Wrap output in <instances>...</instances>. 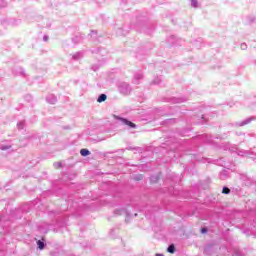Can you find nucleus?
Returning a JSON list of instances; mask_svg holds the SVG:
<instances>
[{"instance_id": "1", "label": "nucleus", "mask_w": 256, "mask_h": 256, "mask_svg": "<svg viewBox=\"0 0 256 256\" xmlns=\"http://www.w3.org/2000/svg\"><path fill=\"white\" fill-rule=\"evenodd\" d=\"M253 121H256V116H250L244 120L229 123L225 127H226V129H231L233 127H236V128L245 127V125H251V123H253Z\"/></svg>"}, {"instance_id": "2", "label": "nucleus", "mask_w": 256, "mask_h": 256, "mask_svg": "<svg viewBox=\"0 0 256 256\" xmlns=\"http://www.w3.org/2000/svg\"><path fill=\"white\" fill-rule=\"evenodd\" d=\"M249 137H256L255 133H245L243 131H236L234 134V139L238 143H245Z\"/></svg>"}, {"instance_id": "3", "label": "nucleus", "mask_w": 256, "mask_h": 256, "mask_svg": "<svg viewBox=\"0 0 256 256\" xmlns=\"http://www.w3.org/2000/svg\"><path fill=\"white\" fill-rule=\"evenodd\" d=\"M118 91L121 95H131V92L133 89L131 88V85L127 82H121L118 85Z\"/></svg>"}, {"instance_id": "4", "label": "nucleus", "mask_w": 256, "mask_h": 256, "mask_svg": "<svg viewBox=\"0 0 256 256\" xmlns=\"http://www.w3.org/2000/svg\"><path fill=\"white\" fill-rule=\"evenodd\" d=\"M116 121H121L122 125H127L128 129H137V124L133 123L127 118L121 116H114Z\"/></svg>"}, {"instance_id": "5", "label": "nucleus", "mask_w": 256, "mask_h": 256, "mask_svg": "<svg viewBox=\"0 0 256 256\" xmlns=\"http://www.w3.org/2000/svg\"><path fill=\"white\" fill-rule=\"evenodd\" d=\"M31 211V206L29 204H24L18 209H16L14 212H12V215H23L25 213H29Z\"/></svg>"}, {"instance_id": "6", "label": "nucleus", "mask_w": 256, "mask_h": 256, "mask_svg": "<svg viewBox=\"0 0 256 256\" xmlns=\"http://www.w3.org/2000/svg\"><path fill=\"white\" fill-rule=\"evenodd\" d=\"M114 215H125V221H129V219L132 217L131 213H129V211H127L125 208H118L114 210Z\"/></svg>"}, {"instance_id": "7", "label": "nucleus", "mask_w": 256, "mask_h": 256, "mask_svg": "<svg viewBox=\"0 0 256 256\" xmlns=\"http://www.w3.org/2000/svg\"><path fill=\"white\" fill-rule=\"evenodd\" d=\"M170 103H173V104H177V103H185V101H187V98L185 97H172V98H169L168 100Z\"/></svg>"}, {"instance_id": "8", "label": "nucleus", "mask_w": 256, "mask_h": 256, "mask_svg": "<svg viewBox=\"0 0 256 256\" xmlns=\"http://www.w3.org/2000/svg\"><path fill=\"white\" fill-rule=\"evenodd\" d=\"M237 155L239 157H251L253 155V152L250 150H237Z\"/></svg>"}, {"instance_id": "9", "label": "nucleus", "mask_w": 256, "mask_h": 256, "mask_svg": "<svg viewBox=\"0 0 256 256\" xmlns=\"http://www.w3.org/2000/svg\"><path fill=\"white\" fill-rule=\"evenodd\" d=\"M47 103H50V105H55L57 103V96L53 94H49L46 96Z\"/></svg>"}, {"instance_id": "10", "label": "nucleus", "mask_w": 256, "mask_h": 256, "mask_svg": "<svg viewBox=\"0 0 256 256\" xmlns=\"http://www.w3.org/2000/svg\"><path fill=\"white\" fill-rule=\"evenodd\" d=\"M9 225H10L9 220H6L5 216H0V227H2V229H7Z\"/></svg>"}, {"instance_id": "11", "label": "nucleus", "mask_w": 256, "mask_h": 256, "mask_svg": "<svg viewBox=\"0 0 256 256\" xmlns=\"http://www.w3.org/2000/svg\"><path fill=\"white\" fill-rule=\"evenodd\" d=\"M199 138L203 141V143H212L213 142V136H209L207 134H202L199 136Z\"/></svg>"}, {"instance_id": "12", "label": "nucleus", "mask_w": 256, "mask_h": 256, "mask_svg": "<svg viewBox=\"0 0 256 256\" xmlns=\"http://www.w3.org/2000/svg\"><path fill=\"white\" fill-rule=\"evenodd\" d=\"M141 79H143V73L141 72L135 73L134 80H133L134 85H139Z\"/></svg>"}, {"instance_id": "13", "label": "nucleus", "mask_w": 256, "mask_h": 256, "mask_svg": "<svg viewBox=\"0 0 256 256\" xmlns=\"http://www.w3.org/2000/svg\"><path fill=\"white\" fill-rule=\"evenodd\" d=\"M37 247L40 251H43L45 247H47V243L45 242L44 238L36 241Z\"/></svg>"}, {"instance_id": "14", "label": "nucleus", "mask_w": 256, "mask_h": 256, "mask_svg": "<svg viewBox=\"0 0 256 256\" xmlns=\"http://www.w3.org/2000/svg\"><path fill=\"white\" fill-rule=\"evenodd\" d=\"M213 251V245L208 244L205 248H204V255H208L210 256L212 254Z\"/></svg>"}, {"instance_id": "15", "label": "nucleus", "mask_w": 256, "mask_h": 256, "mask_svg": "<svg viewBox=\"0 0 256 256\" xmlns=\"http://www.w3.org/2000/svg\"><path fill=\"white\" fill-rule=\"evenodd\" d=\"M14 75H22V77H25V70L21 67L16 68L13 70Z\"/></svg>"}, {"instance_id": "16", "label": "nucleus", "mask_w": 256, "mask_h": 256, "mask_svg": "<svg viewBox=\"0 0 256 256\" xmlns=\"http://www.w3.org/2000/svg\"><path fill=\"white\" fill-rule=\"evenodd\" d=\"M80 155L82 157H89V155H91V151H89L87 148H83L80 150Z\"/></svg>"}, {"instance_id": "17", "label": "nucleus", "mask_w": 256, "mask_h": 256, "mask_svg": "<svg viewBox=\"0 0 256 256\" xmlns=\"http://www.w3.org/2000/svg\"><path fill=\"white\" fill-rule=\"evenodd\" d=\"M107 101V94H100L97 98V102L98 103H103Z\"/></svg>"}, {"instance_id": "18", "label": "nucleus", "mask_w": 256, "mask_h": 256, "mask_svg": "<svg viewBox=\"0 0 256 256\" xmlns=\"http://www.w3.org/2000/svg\"><path fill=\"white\" fill-rule=\"evenodd\" d=\"M83 57V52H76L73 56L72 59H74V61H79V59H81Z\"/></svg>"}, {"instance_id": "19", "label": "nucleus", "mask_w": 256, "mask_h": 256, "mask_svg": "<svg viewBox=\"0 0 256 256\" xmlns=\"http://www.w3.org/2000/svg\"><path fill=\"white\" fill-rule=\"evenodd\" d=\"M175 251H177V248L175 247V244H170L167 248V252L171 253L173 255V253H175Z\"/></svg>"}, {"instance_id": "20", "label": "nucleus", "mask_w": 256, "mask_h": 256, "mask_svg": "<svg viewBox=\"0 0 256 256\" xmlns=\"http://www.w3.org/2000/svg\"><path fill=\"white\" fill-rule=\"evenodd\" d=\"M159 181V174H156V175H152L150 177V182L151 183H157Z\"/></svg>"}, {"instance_id": "21", "label": "nucleus", "mask_w": 256, "mask_h": 256, "mask_svg": "<svg viewBox=\"0 0 256 256\" xmlns=\"http://www.w3.org/2000/svg\"><path fill=\"white\" fill-rule=\"evenodd\" d=\"M143 177H144L143 174H136L134 175L133 179L134 181H143Z\"/></svg>"}, {"instance_id": "22", "label": "nucleus", "mask_w": 256, "mask_h": 256, "mask_svg": "<svg viewBox=\"0 0 256 256\" xmlns=\"http://www.w3.org/2000/svg\"><path fill=\"white\" fill-rule=\"evenodd\" d=\"M58 227H65L67 225V218H64L61 222L57 221Z\"/></svg>"}, {"instance_id": "23", "label": "nucleus", "mask_w": 256, "mask_h": 256, "mask_svg": "<svg viewBox=\"0 0 256 256\" xmlns=\"http://www.w3.org/2000/svg\"><path fill=\"white\" fill-rule=\"evenodd\" d=\"M222 193L224 195H229V193H231V189H229V187H227V186H224L222 189Z\"/></svg>"}, {"instance_id": "24", "label": "nucleus", "mask_w": 256, "mask_h": 256, "mask_svg": "<svg viewBox=\"0 0 256 256\" xmlns=\"http://www.w3.org/2000/svg\"><path fill=\"white\" fill-rule=\"evenodd\" d=\"M191 7L197 9V7H199V2L197 0H191Z\"/></svg>"}, {"instance_id": "25", "label": "nucleus", "mask_w": 256, "mask_h": 256, "mask_svg": "<svg viewBox=\"0 0 256 256\" xmlns=\"http://www.w3.org/2000/svg\"><path fill=\"white\" fill-rule=\"evenodd\" d=\"M9 25H11L12 27H15V26L19 25V21L18 20H10Z\"/></svg>"}, {"instance_id": "26", "label": "nucleus", "mask_w": 256, "mask_h": 256, "mask_svg": "<svg viewBox=\"0 0 256 256\" xmlns=\"http://www.w3.org/2000/svg\"><path fill=\"white\" fill-rule=\"evenodd\" d=\"M17 127H18L19 130L23 129V127H25V121L18 122Z\"/></svg>"}, {"instance_id": "27", "label": "nucleus", "mask_w": 256, "mask_h": 256, "mask_svg": "<svg viewBox=\"0 0 256 256\" xmlns=\"http://www.w3.org/2000/svg\"><path fill=\"white\" fill-rule=\"evenodd\" d=\"M0 149L2 150V151H7L8 149H11V145H1L0 146Z\"/></svg>"}, {"instance_id": "28", "label": "nucleus", "mask_w": 256, "mask_h": 256, "mask_svg": "<svg viewBox=\"0 0 256 256\" xmlns=\"http://www.w3.org/2000/svg\"><path fill=\"white\" fill-rule=\"evenodd\" d=\"M53 166L55 167V169H61V167H63V163H61V162H55V163L53 164Z\"/></svg>"}, {"instance_id": "29", "label": "nucleus", "mask_w": 256, "mask_h": 256, "mask_svg": "<svg viewBox=\"0 0 256 256\" xmlns=\"http://www.w3.org/2000/svg\"><path fill=\"white\" fill-rule=\"evenodd\" d=\"M227 137H229V132L221 134L217 139H227Z\"/></svg>"}, {"instance_id": "30", "label": "nucleus", "mask_w": 256, "mask_h": 256, "mask_svg": "<svg viewBox=\"0 0 256 256\" xmlns=\"http://www.w3.org/2000/svg\"><path fill=\"white\" fill-rule=\"evenodd\" d=\"M240 49H241L242 51H247V44H246V43H242V44L240 45Z\"/></svg>"}, {"instance_id": "31", "label": "nucleus", "mask_w": 256, "mask_h": 256, "mask_svg": "<svg viewBox=\"0 0 256 256\" xmlns=\"http://www.w3.org/2000/svg\"><path fill=\"white\" fill-rule=\"evenodd\" d=\"M209 230L207 229V227H202L201 228V233L202 235H205V233H207Z\"/></svg>"}, {"instance_id": "32", "label": "nucleus", "mask_w": 256, "mask_h": 256, "mask_svg": "<svg viewBox=\"0 0 256 256\" xmlns=\"http://www.w3.org/2000/svg\"><path fill=\"white\" fill-rule=\"evenodd\" d=\"M159 83H161V79L157 78L153 81V85H159Z\"/></svg>"}, {"instance_id": "33", "label": "nucleus", "mask_w": 256, "mask_h": 256, "mask_svg": "<svg viewBox=\"0 0 256 256\" xmlns=\"http://www.w3.org/2000/svg\"><path fill=\"white\" fill-rule=\"evenodd\" d=\"M1 7H7V2L0 0Z\"/></svg>"}, {"instance_id": "34", "label": "nucleus", "mask_w": 256, "mask_h": 256, "mask_svg": "<svg viewBox=\"0 0 256 256\" xmlns=\"http://www.w3.org/2000/svg\"><path fill=\"white\" fill-rule=\"evenodd\" d=\"M226 175H225V172H221L220 173V179H225Z\"/></svg>"}, {"instance_id": "35", "label": "nucleus", "mask_w": 256, "mask_h": 256, "mask_svg": "<svg viewBox=\"0 0 256 256\" xmlns=\"http://www.w3.org/2000/svg\"><path fill=\"white\" fill-rule=\"evenodd\" d=\"M197 161H203V163H205V161H209V158L197 159Z\"/></svg>"}, {"instance_id": "36", "label": "nucleus", "mask_w": 256, "mask_h": 256, "mask_svg": "<svg viewBox=\"0 0 256 256\" xmlns=\"http://www.w3.org/2000/svg\"><path fill=\"white\" fill-rule=\"evenodd\" d=\"M43 41H49V36L44 35V36H43Z\"/></svg>"}, {"instance_id": "37", "label": "nucleus", "mask_w": 256, "mask_h": 256, "mask_svg": "<svg viewBox=\"0 0 256 256\" xmlns=\"http://www.w3.org/2000/svg\"><path fill=\"white\" fill-rule=\"evenodd\" d=\"M48 215H57V212H55V211H50V212L48 213Z\"/></svg>"}, {"instance_id": "38", "label": "nucleus", "mask_w": 256, "mask_h": 256, "mask_svg": "<svg viewBox=\"0 0 256 256\" xmlns=\"http://www.w3.org/2000/svg\"><path fill=\"white\" fill-rule=\"evenodd\" d=\"M233 256H243L240 252H235Z\"/></svg>"}, {"instance_id": "39", "label": "nucleus", "mask_w": 256, "mask_h": 256, "mask_svg": "<svg viewBox=\"0 0 256 256\" xmlns=\"http://www.w3.org/2000/svg\"><path fill=\"white\" fill-rule=\"evenodd\" d=\"M49 230H51V225H48V228L44 231V233H47Z\"/></svg>"}, {"instance_id": "40", "label": "nucleus", "mask_w": 256, "mask_h": 256, "mask_svg": "<svg viewBox=\"0 0 256 256\" xmlns=\"http://www.w3.org/2000/svg\"><path fill=\"white\" fill-rule=\"evenodd\" d=\"M156 256H165V255H163L161 253H157Z\"/></svg>"}, {"instance_id": "41", "label": "nucleus", "mask_w": 256, "mask_h": 256, "mask_svg": "<svg viewBox=\"0 0 256 256\" xmlns=\"http://www.w3.org/2000/svg\"><path fill=\"white\" fill-rule=\"evenodd\" d=\"M91 33H92V34H94V33H97V31H95V30H92V31H91Z\"/></svg>"}, {"instance_id": "42", "label": "nucleus", "mask_w": 256, "mask_h": 256, "mask_svg": "<svg viewBox=\"0 0 256 256\" xmlns=\"http://www.w3.org/2000/svg\"><path fill=\"white\" fill-rule=\"evenodd\" d=\"M138 216V214L137 213H135L134 215H133V217H137Z\"/></svg>"}, {"instance_id": "43", "label": "nucleus", "mask_w": 256, "mask_h": 256, "mask_svg": "<svg viewBox=\"0 0 256 256\" xmlns=\"http://www.w3.org/2000/svg\"><path fill=\"white\" fill-rule=\"evenodd\" d=\"M202 119H205V115H202Z\"/></svg>"}, {"instance_id": "44", "label": "nucleus", "mask_w": 256, "mask_h": 256, "mask_svg": "<svg viewBox=\"0 0 256 256\" xmlns=\"http://www.w3.org/2000/svg\"><path fill=\"white\" fill-rule=\"evenodd\" d=\"M120 151H121V153H123V151H124V150H123V149H121Z\"/></svg>"}, {"instance_id": "45", "label": "nucleus", "mask_w": 256, "mask_h": 256, "mask_svg": "<svg viewBox=\"0 0 256 256\" xmlns=\"http://www.w3.org/2000/svg\"><path fill=\"white\" fill-rule=\"evenodd\" d=\"M17 219H21V216L17 217Z\"/></svg>"}, {"instance_id": "46", "label": "nucleus", "mask_w": 256, "mask_h": 256, "mask_svg": "<svg viewBox=\"0 0 256 256\" xmlns=\"http://www.w3.org/2000/svg\"><path fill=\"white\" fill-rule=\"evenodd\" d=\"M1 189H3V187L0 186V191H1Z\"/></svg>"}]
</instances>
